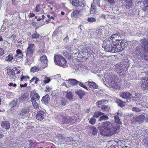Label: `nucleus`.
I'll use <instances>...</instances> for the list:
<instances>
[{"mask_svg": "<svg viewBox=\"0 0 148 148\" xmlns=\"http://www.w3.org/2000/svg\"><path fill=\"white\" fill-rule=\"evenodd\" d=\"M44 112L42 111H40L38 112L36 116V118L37 120L41 121L44 119Z\"/></svg>", "mask_w": 148, "mask_h": 148, "instance_id": "13", "label": "nucleus"}, {"mask_svg": "<svg viewBox=\"0 0 148 148\" xmlns=\"http://www.w3.org/2000/svg\"><path fill=\"white\" fill-rule=\"evenodd\" d=\"M54 60L56 64L64 67L66 66V60L63 56L58 55H55Z\"/></svg>", "mask_w": 148, "mask_h": 148, "instance_id": "6", "label": "nucleus"}, {"mask_svg": "<svg viewBox=\"0 0 148 148\" xmlns=\"http://www.w3.org/2000/svg\"><path fill=\"white\" fill-rule=\"evenodd\" d=\"M103 114V113H102L100 112H97L94 114V117L96 118H97L100 116L102 115Z\"/></svg>", "mask_w": 148, "mask_h": 148, "instance_id": "38", "label": "nucleus"}, {"mask_svg": "<svg viewBox=\"0 0 148 148\" xmlns=\"http://www.w3.org/2000/svg\"><path fill=\"white\" fill-rule=\"evenodd\" d=\"M27 143V145H27V147H28L27 148H30L33 144L32 140H30L28 141Z\"/></svg>", "mask_w": 148, "mask_h": 148, "instance_id": "49", "label": "nucleus"}, {"mask_svg": "<svg viewBox=\"0 0 148 148\" xmlns=\"http://www.w3.org/2000/svg\"><path fill=\"white\" fill-rule=\"evenodd\" d=\"M40 10V7L39 5H37L35 8V11L36 12H38Z\"/></svg>", "mask_w": 148, "mask_h": 148, "instance_id": "64", "label": "nucleus"}, {"mask_svg": "<svg viewBox=\"0 0 148 148\" xmlns=\"http://www.w3.org/2000/svg\"><path fill=\"white\" fill-rule=\"evenodd\" d=\"M86 68V66H85L81 64H77L75 66V67L74 69H75V71H77L79 70H80L83 69L84 70V69Z\"/></svg>", "mask_w": 148, "mask_h": 148, "instance_id": "18", "label": "nucleus"}, {"mask_svg": "<svg viewBox=\"0 0 148 148\" xmlns=\"http://www.w3.org/2000/svg\"><path fill=\"white\" fill-rule=\"evenodd\" d=\"M39 71V69L37 67L34 66L31 69V71L33 73H34Z\"/></svg>", "mask_w": 148, "mask_h": 148, "instance_id": "39", "label": "nucleus"}, {"mask_svg": "<svg viewBox=\"0 0 148 148\" xmlns=\"http://www.w3.org/2000/svg\"><path fill=\"white\" fill-rule=\"evenodd\" d=\"M15 69H13V74H18L19 73H21L20 69V67H18V68L15 67L14 68ZM21 73H23V72Z\"/></svg>", "mask_w": 148, "mask_h": 148, "instance_id": "34", "label": "nucleus"}, {"mask_svg": "<svg viewBox=\"0 0 148 148\" xmlns=\"http://www.w3.org/2000/svg\"><path fill=\"white\" fill-rule=\"evenodd\" d=\"M66 98L70 100L72 99L73 98V95L72 93L71 92H66Z\"/></svg>", "mask_w": 148, "mask_h": 148, "instance_id": "31", "label": "nucleus"}, {"mask_svg": "<svg viewBox=\"0 0 148 148\" xmlns=\"http://www.w3.org/2000/svg\"><path fill=\"white\" fill-rule=\"evenodd\" d=\"M34 80H35V81L34 82V83L36 84H37L38 83V82L39 81V80L38 78H37L36 77H33L32 79L30 80V83H31Z\"/></svg>", "mask_w": 148, "mask_h": 148, "instance_id": "41", "label": "nucleus"}, {"mask_svg": "<svg viewBox=\"0 0 148 148\" xmlns=\"http://www.w3.org/2000/svg\"><path fill=\"white\" fill-rule=\"evenodd\" d=\"M120 36V35L119 34H114L112 35V36H111V37H110V38H111V39H112V38H114L116 37L117 36ZM109 38H110V37Z\"/></svg>", "mask_w": 148, "mask_h": 148, "instance_id": "56", "label": "nucleus"}, {"mask_svg": "<svg viewBox=\"0 0 148 148\" xmlns=\"http://www.w3.org/2000/svg\"><path fill=\"white\" fill-rule=\"evenodd\" d=\"M121 116V112L118 111L117 113V114L114 116V119L116 123L120 124H121V122L120 121L119 118Z\"/></svg>", "mask_w": 148, "mask_h": 148, "instance_id": "14", "label": "nucleus"}, {"mask_svg": "<svg viewBox=\"0 0 148 148\" xmlns=\"http://www.w3.org/2000/svg\"><path fill=\"white\" fill-rule=\"evenodd\" d=\"M96 121V120L95 119L92 118L90 119L89 122L91 124L93 125L95 123Z\"/></svg>", "mask_w": 148, "mask_h": 148, "instance_id": "51", "label": "nucleus"}, {"mask_svg": "<svg viewBox=\"0 0 148 148\" xmlns=\"http://www.w3.org/2000/svg\"><path fill=\"white\" fill-rule=\"evenodd\" d=\"M58 138H59V139L61 140L62 139L64 141L66 142H72V139L71 138H70L69 137L64 138L63 137V136L61 134H59V135Z\"/></svg>", "mask_w": 148, "mask_h": 148, "instance_id": "22", "label": "nucleus"}, {"mask_svg": "<svg viewBox=\"0 0 148 148\" xmlns=\"http://www.w3.org/2000/svg\"><path fill=\"white\" fill-rule=\"evenodd\" d=\"M87 82L85 83H86ZM87 83L88 84V85L91 88H98V85L95 82H92L91 81H88Z\"/></svg>", "mask_w": 148, "mask_h": 148, "instance_id": "23", "label": "nucleus"}, {"mask_svg": "<svg viewBox=\"0 0 148 148\" xmlns=\"http://www.w3.org/2000/svg\"><path fill=\"white\" fill-rule=\"evenodd\" d=\"M71 119V123H74L76 122H78L79 121L77 116H73L72 117H70Z\"/></svg>", "mask_w": 148, "mask_h": 148, "instance_id": "29", "label": "nucleus"}, {"mask_svg": "<svg viewBox=\"0 0 148 148\" xmlns=\"http://www.w3.org/2000/svg\"><path fill=\"white\" fill-rule=\"evenodd\" d=\"M124 5L126 9H129L131 7L132 3V0H124Z\"/></svg>", "mask_w": 148, "mask_h": 148, "instance_id": "16", "label": "nucleus"}, {"mask_svg": "<svg viewBox=\"0 0 148 148\" xmlns=\"http://www.w3.org/2000/svg\"><path fill=\"white\" fill-rule=\"evenodd\" d=\"M104 101V100H102L98 101L97 103L98 107H102L103 106V104Z\"/></svg>", "mask_w": 148, "mask_h": 148, "instance_id": "37", "label": "nucleus"}, {"mask_svg": "<svg viewBox=\"0 0 148 148\" xmlns=\"http://www.w3.org/2000/svg\"><path fill=\"white\" fill-rule=\"evenodd\" d=\"M16 52L17 54L21 55L20 56H19V57L22 58V56H23V55L22 53V51L21 50L19 49L17 50Z\"/></svg>", "mask_w": 148, "mask_h": 148, "instance_id": "55", "label": "nucleus"}, {"mask_svg": "<svg viewBox=\"0 0 148 148\" xmlns=\"http://www.w3.org/2000/svg\"><path fill=\"white\" fill-rule=\"evenodd\" d=\"M39 35L36 32L32 36V38L33 39H36L39 38Z\"/></svg>", "mask_w": 148, "mask_h": 148, "instance_id": "46", "label": "nucleus"}, {"mask_svg": "<svg viewBox=\"0 0 148 148\" xmlns=\"http://www.w3.org/2000/svg\"><path fill=\"white\" fill-rule=\"evenodd\" d=\"M100 125L99 123L98 128L100 131V134L103 136H110L119 132L118 129L114 128L112 124L108 121L103 122L101 125Z\"/></svg>", "mask_w": 148, "mask_h": 148, "instance_id": "1", "label": "nucleus"}, {"mask_svg": "<svg viewBox=\"0 0 148 148\" xmlns=\"http://www.w3.org/2000/svg\"><path fill=\"white\" fill-rule=\"evenodd\" d=\"M26 99V98L24 97H21L17 100V102L18 103H21L24 102Z\"/></svg>", "mask_w": 148, "mask_h": 148, "instance_id": "33", "label": "nucleus"}, {"mask_svg": "<svg viewBox=\"0 0 148 148\" xmlns=\"http://www.w3.org/2000/svg\"><path fill=\"white\" fill-rule=\"evenodd\" d=\"M104 77L105 78L107 77V79L105 80L108 83L110 86L116 89L120 88L121 87V83L115 75H104Z\"/></svg>", "mask_w": 148, "mask_h": 148, "instance_id": "2", "label": "nucleus"}, {"mask_svg": "<svg viewBox=\"0 0 148 148\" xmlns=\"http://www.w3.org/2000/svg\"><path fill=\"white\" fill-rule=\"evenodd\" d=\"M50 79L49 78H45V79L44 80V82L45 83L47 84L50 81Z\"/></svg>", "mask_w": 148, "mask_h": 148, "instance_id": "61", "label": "nucleus"}, {"mask_svg": "<svg viewBox=\"0 0 148 148\" xmlns=\"http://www.w3.org/2000/svg\"><path fill=\"white\" fill-rule=\"evenodd\" d=\"M6 58H8V59H6V60L7 61H11V60L13 59L12 54L11 53H10Z\"/></svg>", "mask_w": 148, "mask_h": 148, "instance_id": "50", "label": "nucleus"}, {"mask_svg": "<svg viewBox=\"0 0 148 148\" xmlns=\"http://www.w3.org/2000/svg\"><path fill=\"white\" fill-rule=\"evenodd\" d=\"M102 110L105 111H107L109 110V108L106 106H103L101 107Z\"/></svg>", "mask_w": 148, "mask_h": 148, "instance_id": "53", "label": "nucleus"}, {"mask_svg": "<svg viewBox=\"0 0 148 148\" xmlns=\"http://www.w3.org/2000/svg\"><path fill=\"white\" fill-rule=\"evenodd\" d=\"M114 50L115 51L114 53L122 51L123 48H122L121 46L118 43H115V45L114 46Z\"/></svg>", "mask_w": 148, "mask_h": 148, "instance_id": "15", "label": "nucleus"}, {"mask_svg": "<svg viewBox=\"0 0 148 148\" xmlns=\"http://www.w3.org/2000/svg\"><path fill=\"white\" fill-rule=\"evenodd\" d=\"M35 46L34 44H29L28 47L25 50L26 58L27 60L31 61L33 59V54L35 52Z\"/></svg>", "mask_w": 148, "mask_h": 148, "instance_id": "5", "label": "nucleus"}, {"mask_svg": "<svg viewBox=\"0 0 148 148\" xmlns=\"http://www.w3.org/2000/svg\"><path fill=\"white\" fill-rule=\"evenodd\" d=\"M115 42L113 41L112 39L110 38H106L103 42L102 45V47L104 48L106 52L114 53L115 50H114V46Z\"/></svg>", "mask_w": 148, "mask_h": 148, "instance_id": "3", "label": "nucleus"}, {"mask_svg": "<svg viewBox=\"0 0 148 148\" xmlns=\"http://www.w3.org/2000/svg\"><path fill=\"white\" fill-rule=\"evenodd\" d=\"M143 3L144 7L143 10L144 11H146L148 8V0H143Z\"/></svg>", "mask_w": 148, "mask_h": 148, "instance_id": "25", "label": "nucleus"}, {"mask_svg": "<svg viewBox=\"0 0 148 148\" xmlns=\"http://www.w3.org/2000/svg\"><path fill=\"white\" fill-rule=\"evenodd\" d=\"M51 88L49 86H47L45 88V91L46 92H48L50 90H51Z\"/></svg>", "mask_w": 148, "mask_h": 148, "instance_id": "62", "label": "nucleus"}, {"mask_svg": "<svg viewBox=\"0 0 148 148\" xmlns=\"http://www.w3.org/2000/svg\"><path fill=\"white\" fill-rule=\"evenodd\" d=\"M107 1L112 5H113L114 4V0H107Z\"/></svg>", "mask_w": 148, "mask_h": 148, "instance_id": "63", "label": "nucleus"}, {"mask_svg": "<svg viewBox=\"0 0 148 148\" xmlns=\"http://www.w3.org/2000/svg\"><path fill=\"white\" fill-rule=\"evenodd\" d=\"M120 96L123 99H130L132 96V94L128 92H123L119 94Z\"/></svg>", "mask_w": 148, "mask_h": 148, "instance_id": "9", "label": "nucleus"}, {"mask_svg": "<svg viewBox=\"0 0 148 148\" xmlns=\"http://www.w3.org/2000/svg\"><path fill=\"white\" fill-rule=\"evenodd\" d=\"M7 70L8 74H13V69H8Z\"/></svg>", "mask_w": 148, "mask_h": 148, "instance_id": "57", "label": "nucleus"}, {"mask_svg": "<svg viewBox=\"0 0 148 148\" xmlns=\"http://www.w3.org/2000/svg\"><path fill=\"white\" fill-rule=\"evenodd\" d=\"M30 95L31 97V101L36 100L37 101L39 99L40 96L35 91L32 92L30 93Z\"/></svg>", "mask_w": 148, "mask_h": 148, "instance_id": "10", "label": "nucleus"}, {"mask_svg": "<svg viewBox=\"0 0 148 148\" xmlns=\"http://www.w3.org/2000/svg\"><path fill=\"white\" fill-rule=\"evenodd\" d=\"M72 5L75 6L79 7L81 6L79 4V0H73L71 2Z\"/></svg>", "mask_w": 148, "mask_h": 148, "instance_id": "28", "label": "nucleus"}, {"mask_svg": "<svg viewBox=\"0 0 148 148\" xmlns=\"http://www.w3.org/2000/svg\"><path fill=\"white\" fill-rule=\"evenodd\" d=\"M23 144L22 141L19 140H16L13 139H12L8 141L6 143V146L9 147H20L21 144Z\"/></svg>", "mask_w": 148, "mask_h": 148, "instance_id": "7", "label": "nucleus"}, {"mask_svg": "<svg viewBox=\"0 0 148 148\" xmlns=\"http://www.w3.org/2000/svg\"><path fill=\"white\" fill-rule=\"evenodd\" d=\"M71 119L70 117L69 116H67L66 117L63 118L62 120V123H65L68 124L71 123Z\"/></svg>", "mask_w": 148, "mask_h": 148, "instance_id": "20", "label": "nucleus"}, {"mask_svg": "<svg viewBox=\"0 0 148 148\" xmlns=\"http://www.w3.org/2000/svg\"><path fill=\"white\" fill-rule=\"evenodd\" d=\"M77 85H79V86L86 89L87 90H88L87 89V87L86 86L84 85L83 83H81L79 82L78 81L77 83Z\"/></svg>", "mask_w": 148, "mask_h": 148, "instance_id": "47", "label": "nucleus"}, {"mask_svg": "<svg viewBox=\"0 0 148 148\" xmlns=\"http://www.w3.org/2000/svg\"><path fill=\"white\" fill-rule=\"evenodd\" d=\"M31 107V106H26L22 108L18 113V114L22 118L27 116L28 113L29 112L30 109Z\"/></svg>", "mask_w": 148, "mask_h": 148, "instance_id": "8", "label": "nucleus"}, {"mask_svg": "<svg viewBox=\"0 0 148 148\" xmlns=\"http://www.w3.org/2000/svg\"><path fill=\"white\" fill-rule=\"evenodd\" d=\"M66 100L65 99L63 98L61 101V104L63 106H64L66 104Z\"/></svg>", "mask_w": 148, "mask_h": 148, "instance_id": "58", "label": "nucleus"}, {"mask_svg": "<svg viewBox=\"0 0 148 148\" xmlns=\"http://www.w3.org/2000/svg\"><path fill=\"white\" fill-rule=\"evenodd\" d=\"M101 116L100 117V118L99 119V120L100 121L103 120H107L108 119V117L106 115H104V114L103 113V114L101 115Z\"/></svg>", "mask_w": 148, "mask_h": 148, "instance_id": "40", "label": "nucleus"}, {"mask_svg": "<svg viewBox=\"0 0 148 148\" xmlns=\"http://www.w3.org/2000/svg\"><path fill=\"white\" fill-rule=\"evenodd\" d=\"M29 77L28 76H25L22 75L20 79V81L22 82L24 80H26L27 79H29Z\"/></svg>", "mask_w": 148, "mask_h": 148, "instance_id": "42", "label": "nucleus"}, {"mask_svg": "<svg viewBox=\"0 0 148 148\" xmlns=\"http://www.w3.org/2000/svg\"><path fill=\"white\" fill-rule=\"evenodd\" d=\"M34 107L36 109L39 108V105L36 101H31Z\"/></svg>", "mask_w": 148, "mask_h": 148, "instance_id": "35", "label": "nucleus"}, {"mask_svg": "<svg viewBox=\"0 0 148 148\" xmlns=\"http://www.w3.org/2000/svg\"><path fill=\"white\" fill-rule=\"evenodd\" d=\"M141 41L143 42L142 47L143 51H140V53L138 55L142 58L148 60V40L144 39H142Z\"/></svg>", "mask_w": 148, "mask_h": 148, "instance_id": "4", "label": "nucleus"}, {"mask_svg": "<svg viewBox=\"0 0 148 148\" xmlns=\"http://www.w3.org/2000/svg\"><path fill=\"white\" fill-rule=\"evenodd\" d=\"M49 95H47L42 97L41 101L43 103L47 104L49 102Z\"/></svg>", "mask_w": 148, "mask_h": 148, "instance_id": "17", "label": "nucleus"}, {"mask_svg": "<svg viewBox=\"0 0 148 148\" xmlns=\"http://www.w3.org/2000/svg\"><path fill=\"white\" fill-rule=\"evenodd\" d=\"M40 60L42 63V67L43 69L46 68L47 65L48 60L45 56H43L40 58Z\"/></svg>", "mask_w": 148, "mask_h": 148, "instance_id": "11", "label": "nucleus"}, {"mask_svg": "<svg viewBox=\"0 0 148 148\" xmlns=\"http://www.w3.org/2000/svg\"><path fill=\"white\" fill-rule=\"evenodd\" d=\"M87 21L89 22H94L96 21V19L93 17H90L88 18Z\"/></svg>", "mask_w": 148, "mask_h": 148, "instance_id": "45", "label": "nucleus"}, {"mask_svg": "<svg viewBox=\"0 0 148 148\" xmlns=\"http://www.w3.org/2000/svg\"><path fill=\"white\" fill-rule=\"evenodd\" d=\"M68 81L71 85H77L78 81L73 79H69L68 80Z\"/></svg>", "mask_w": 148, "mask_h": 148, "instance_id": "32", "label": "nucleus"}, {"mask_svg": "<svg viewBox=\"0 0 148 148\" xmlns=\"http://www.w3.org/2000/svg\"><path fill=\"white\" fill-rule=\"evenodd\" d=\"M90 130L92 131V134L93 135L96 134L97 132V129L94 127L90 128Z\"/></svg>", "mask_w": 148, "mask_h": 148, "instance_id": "44", "label": "nucleus"}, {"mask_svg": "<svg viewBox=\"0 0 148 148\" xmlns=\"http://www.w3.org/2000/svg\"><path fill=\"white\" fill-rule=\"evenodd\" d=\"M135 96L134 98L140 99L142 97V94H140L138 93H135L134 94Z\"/></svg>", "mask_w": 148, "mask_h": 148, "instance_id": "43", "label": "nucleus"}, {"mask_svg": "<svg viewBox=\"0 0 148 148\" xmlns=\"http://www.w3.org/2000/svg\"><path fill=\"white\" fill-rule=\"evenodd\" d=\"M132 110L134 112H138L140 111V109L138 108L137 107H134L132 108Z\"/></svg>", "mask_w": 148, "mask_h": 148, "instance_id": "48", "label": "nucleus"}, {"mask_svg": "<svg viewBox=\"0 0 148 148\" xmlns=\"http://www.w3.org/2000/svg\"><path fill=\"white\" fill-rule=\"evenodd\" d=\"M54 117L56 119H57L59 120H60L61 119L62 120L63 119L62 115L61 113H57L56 114V116Z\"/></svg>", "mask_w": 148, "mask_h": 148, "instance_id": "30", "label": "nucleus"}, {"mask_svg": "<svg viewBox=\"0 0 148 148\" xmlns=\"http://www.w3.org/2000/svg\"><path fill=\"white\" fill-rule=\"evenodd\" d=\"M11 79H14L17 78V75H8Z\"/></svg>", "mask_w": 148, "mask_h": 148, "instance_id": "52", "label": "nucleus"}, {"mask_svg": "<svg viewBox=\"0 0 148 148\" xmlns=\"http://www.w3.org/2000/svg\"><path fill=\"white\" fill-rule=\"evenodd\" d=\"M75 92L76 94H77L81 99H82V97L85 94V92L81 90H77Z\"/></svg>", "mask_w": 148, "mask_h": 148, "instance_id": "24", "label": "nucleus"}, {"mask_svg": "<svg viewBox=\"0 0 148 148\" xmlns=\"http://www.w3.org/2000/svg\"><path fill=\"white\" fill-rule=\"evenodd\" d=\"M102 31L101 30L98 29L96 31L97 34L99 36H101L102 34Z\"/></svg>", "mask_w": 148, "mask_h": 148, "instance_id": "59", "label": "nucleus"}, {"mask_svg": "<svg viewBox=\"0 0 148 148\" xmlns=\"http://www.w3.org/2000/svg\"><path fill=\"white\" fill-rule=\"evenodd\" d=\"M1 126L6 129H9L10 127V124L8 121H4L1 124Z\"/></svg>", "mask_w": 148, "mask_h": 148, "instance_id": "19", "label": "nucleus"}, {"mask_svg": "<svg viewBox=\"0 0 148 148\" xmlns=\"http://www.w3.org/2000/svg\"><path fill=\"white\" fill-rule=\"evenodd\" d=\"M146 78L143 79L145 81H143L141 84V86L145 89H148V79H146Z\"/></svg>", "mask_w": 148, "mask_h": 148, "instance_id": "21", "label": "nucleus"}, {"mask_svg": "<svg viewBox=\"0 0 148 148\" xmlns=\"http://www.w3.org/2000/svg\"><path fill=\"white\" fill-rule=\"evenodd\" d=\"M145 118L143 115H140L138 116H135L133 117V121L135 122L141 123L143 122Z\"/></svg>", "mask_w": 148, "mask_h": 148, "instance_id": "12", "label": "nucleus"}, {"mask_svg": "<svg viewBox=\"0 0 148 148\" xmlns=\"http://www.w3.org/2000/svg\"><path fill=\"white\" fill-rule=\"evenodd\" d=\"M117 102L119 103V105L121 106H123L125 105V103L121 100H119L117 101Z\"/></svg>", "mask_w": 148, "mask_h": 148, "instance_id": "54", "label": "nucleus"}, {"mask_svg": "<svg viewBox=\"0 0 148 148\" xmlns=\"http://www.w3.org/2000/svg\"><path fill=\"white\" fill-rule=\"evenodd\" d=\"M10 38L13 39L14 40H17L16 35L14 34L11 35Z\"/></svg>", "mask_w": 148, "mask_h": 148, "instance_id": "60", "label": "nucleus"}, {"mask_svg": "<svg viewBox=\"0 0 148 148\" xmlns=\"http://www.w3.org/2000/svg\"><path fill=\"white\" fill-rule=\"evenodd\" d=\"M106 148H130L128 147H127L126 146H123V147H121V146L119 145L117 146V145H112L110 147H106Z\"/></svg>", "mask_w": 148, "mask_h": 148, "instance_id": "26", "label": "nucleus"}, {"mask_svg": "<svg viewBox=\"0 0 148 148\" xmlns=\"http://www.w3.org/2000/svg\"><path fill=\"white\" fill-rule=\"evenodd\" d=\"M96 11V7L92 4L90 9V13L92 14Z\"/></svg>", "mask_w": 148, "mask_h": 148, "instance_id": "36", "label": "nucleus"}, {"mask_svg": "<svg viewBox=\"0 0 148 148\" xmlns=\"http://www.w3.org/2000/svg\"><path fill=\"white\" fill-rule=\"evenodd\" d=\"M81 10H80L79 11L75 10L73 11L71 14L72 16L75 18L78 17L79 15L80 11Z\"/></svg>", "mask_w": 148, "mask_h": 148, "instance_id": "27", "label": "nucleus"}]
</instances>
